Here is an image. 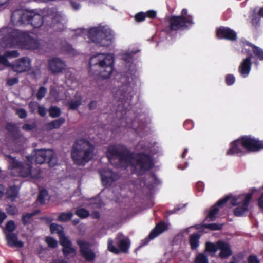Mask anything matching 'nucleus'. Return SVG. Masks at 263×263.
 Returning <instances> with one entry per match:
<instances>
[{
    "instance_id": "nucleus-23",
    "label": "nucleus",
    "mask_w": 263,
    "mask_h": 263,
    "mask_svg": "<svg viewBox=\"0 0 263 263\" xmlns=\"http://www.w3.org/2000/svg\"><path fill=\"white\" fill-rule=\"evenodd\" d=\"M65 122V119L64 117H60L46 123L44 127L46 130L49 131L60 128Z\"/></svg>"
},
{
    "instance_id": "nucleus-22",
    "label": "nucleus",
    "mask_w": 263,
    "mask_h": 263,
    "mask_svg": "<svg viewBox=\"0 0 263 263\" xmlns=\"http://www.w3.org/2000/svg\"><path fill=\"white\" fill-rule=\"evenodd\" d=\"M245 44L246 46L251 48L253 52V58L254 57L256 60L259 61H263L262 49L248 41H246Z\"/></svg>"
},
{
    "instance_id": "nucleus-37",
    "label": "nucleus",
    "mask_w": 263,
    "mask_h": 263,
    "mask_svg": "<svg viewBox=\"0 0 263 263\" xmlns=\"http://www.w3.org/2000/svg\"><path fill=\"white\" fill-rule=\"evenodd\" d=\"M202 227L212 231L220 230L223 227V224L213 223L203 224Z\"/></svg>"
},
{
    "instance_id": "nucleus-61",
    "label": "nucleus",
    "mask_w": 263,
    "mask_h": 263,
    "mask_svg": "<svg viewBox=\"0 0 263 263\" xmlns=\"http://www.w3.org/2000/svg\"><path fill=\"white\" fill-rule=\"evenodd\" d=\"M38 113L41 117H44L46 114L45 108L41 106H39Z\"/></svg>"
},
{
    "instance_id": "nucleus-38",
    "label": "nucleus",
    "mask_w": 263,
    "mask_h": 263,
    "mask_svg": "<svg viewBox=\"0 0 263 263\" xmlns=\"http://www.w3.org/2000/svg\"><path fill=\"white\" fill-rule=\"evenodd\" d=\"M248 208L241 205L236 208L234 210V214L237 217L242 216L243 214L248 211Z\"/></svg>"
},
{
    "instance_id": "nucleus-2",
    "label": "nucleus",
    "mask_w": 263,
    "mask_h": 263,
    "mask_svg": "<svg viewBox=\"0 0 263 263\" xmlns=\"http://www.w3.org/2000/svg\"><path fill=\"white\" fill-rule=\"evenodd\" d=\"M262 150L263 140L250 135H243L230 143L226 155L242 156L245 155L246 152H258Z\"/></svg>"
},
{
    "instance_id": "nucleus-50",
    "label": "nucleus",
    "mask_w": 263,
    "mask_h": 263,
    "mask_svg": "<svg viewBox=\"0 0 263 263\" xmlns=\"http://www.w3.org/2000/svg\"><path fill=\"white\" fill-rule=\"evenodd\" d=\"M47 194V192L45 190L40 191L38 195L37 200L41 203L45 202V196Z\"/></svg>"
},
{
    "instance_id": "nucleus-33",
    "label": "nucleus",
    "mask_w": 263,
    "mask_h": 263,
    "mask_svg": "<svg viewBox=\"0 0 263 263\" xmlns=\"http://www.w3.org/2000/svg\"><path fill=\"white\" fill-rule=\"evenodd\" d=\"M73 216L72 212H62L61 213L57 218V220L62 222H66L70 220Z\"/></svg>"
},
{
    "instance_id": "nucleus-15",
    "label": "nucleus",
    "mask_w": 263,
    "mask_h": 263,
    "mask_svg": "<svg viewBox=\"0 0 263 263\" xmlns=\"http://www.w3.org/2000/svg\"><path fill=\"white\" fill-rule=\"evenodd\" d=\"M65 62L60 58L54 57L48 60V68L52 74L61 73L65 69Z\"/></svg>"
},
{
    "instance_id": "nucleus-42",
    "label": "nucleus",
    "mask_w": 263,
    "mask_h": 263,
    "mask_svg": "<svg viewBox=\"0 0 263 263\" xmlns=\"http://www.w3.org/2000/svg\"><path fill=\"white\" fill-rule=\"evenodd\" d=\"M206 251L209 252L215 253L218 250V245L217 242L216 244H214L212 242H208L206 243L205 246Z\"/></svg>"
},
{
    "instance_id": "nucleus-8",
    "label": "nucleus",
    "mask_w": 263,
    "mask_h": 263,
    "mask_svg": "<svg viewBox=\"0 0 263 263\" xmlns=\"http://www.w3.org/2000/svg\"><path fill=\"white\" fill-rule=\"evenodd\" d=\"M134 84L129 81L128 79L126 83L122 85L117 91L115 98L123 104L126 103L129 104L134 95Z\"/></svg>"
},
{
    "instance_id": "nucleus-44",
    "label": "nucleus",
    "mask_w": 263,
    "mask_h": 263,
    "mask_svg": "<svg viewBox=\"0 0 263 263\" xmlns=\"http://www.w3.org/2000/svg\"><path fill=\"white\" fill-rule=\"evenodd\" d=\"M260 17L256 14H254L251 19V23L252 26L257 29L260 26Z\"/></svg>"
},
{
    "instance_id": "nucleus-32",
    "label": "nucleus",
    "mask_w": 263,
    "mask_h": 263,
    "mask_svg": "<svg viewBox=\"0 0 263 263\" xmlns=\"http://www.w3.org/2000/svg\"><path fill=\"white\" fill-rule=\"evenodd\" d=\"M10 158L9 163L12 169L16 170V172L18 170V169L21 167L22 164L23 163L22 162H20L18 161L15 158L11 156L10 155H8L7 156Z\"/></svg>"
},
{
    "instance_id": "nucleus-28",
    "label": "nucleus",
    "mask_w": 263,
    "mask_h": 263,
    "mask_svg": "<svg viewBox=\"0 0 263 263\" xmlns=\"http://www.w3.org/2000/svg\"><path fill=\"white\" fill-rule=\"evenodd\" d=\"M82 104V97L79 95L76 100L71 99L68 101L67 105L68 109L71 110H77Z\"/></svg>"
},
{
    "instance_id": "nucleus-30",
    "label": "nucleus",
    "mask_w": 263,
    "mask_h": 263,
    "mask_svg": "<svg viewBox=\"0 0 263 263\" xmlns=\"http://www.w3.org/2000/svg\"><path fill=\"white\" fill-rule=\"evenodd\" d=\"M50 230L51 234H57L59 237L64 234L63 227L55 223L50 224Z\"/></svg>"
},
{
    "instance_id": "nucleus-39",
    "label": "nucleus",
    "mask_w": 263,
    "mask_h": 263,
    "mask_svg": "<svg viewBox=\"0 0 263 263\" xmlns=\"http://www.w3.org/2000/svg\"><path fill=\"white\" fill-rule=\"evenodd\" d=\"M59 242L63 248H68L72 245L71 241L65 236V234L59 237Z\"/></svg>"
},
{
    "instance_id": "nucleus-25",
    "label": "nucleus",
    "mask_w": 263,
    "mask_h": 263,
    "mask_svg": "<svg viewBox=\"0 0 263 263\" xmlns=\"http://www.w3.org/2000/svg\"><path fill=\"white\" fill-rule=\"evenodd\" d=\"M19 189L15 185L9 186L5 193L6 198L11 200L12 202L15 201L18 196Z\"/></svg>"
},
{
    "instance_id": "nucleus-55",
    "label": "nucleus",
    "mask_w": 263,
    "mask_h": 263,
    "mask_svg": "<svg viewBox=\"0 0 263 263\" xmlns=\"http://www.w3.org/2000/svg\"><path fill=\"white\" fill-rule=\"evenodd\" d=\"M183 126L187 130L192 129L194 127V122L191 120H186L184 122Z\"/></svg>"
},
{
    "instance_id": "nucleus-9",
    "label": "nucleus",
    "mask_w": 263,
    "mask_h": 263,
    "mask_svg": "<svg viewBox=\"0 0 263 263\" xmlns=\"http://www.w3.org/2000/svg\"><path fill=\"white\" fill-rule=\"evenodd\" d=\"M35 161L37 164L47 163L49 166L53 167L58 163L54 152L51 149H37L35 151Z\"/></svg>"
},
{
    "instance_id": "nucleus-52",
    "label": "nucleus",
    "mask_w": 263,
    "mask_h": 263,
    "mask_svg": "<svg viewBox=\"0 0 263 263\" xmlns=\"http://www.w3.org/2000/svg\"><path fill=\"white\" fill-rule=\"evenodd\" d=\"M252 198V193H248L246 195L242 205L248 208L249 203Z\"/></svg>"
},
{
    "instance_id": "nucleus-12",
    "label": "nucleus",
    "mask_w": 263,
    "mask_h": 263,
    "mask_svg": "<svg viewBox=\"0 0 263 263\" xmlns=\"http://www.w3.org/2000/svg\"><path fill=\"white\" fill-rule=\"evenodd\" d=\"M16 172L18 173V176L22 177H30L33 178H38L41 174L39 170H33L31 164L27 162H23Z\"/></svg>"
},
{
    "instance_id": "nucleus-3",
    "label": "nucleus",
    "mask_w": 263,
    "mask_h": 263,
    "mask_svg": "<svg viewBox=\"0 0 263 263\" xmlns=\"http://www.w3.org/2000/svg\"><path fill=\"white\" fill-rule=\"evenodd\" d=\"M3 41L8 47H18L25 49H37L40 43L36 39L30 36L28 33L12 29L4 37Z\"/></svg>"
},
{
    "instance_id": "nucleus-35",
    "label": "nucleus",
    "mask_w": 263,
    "mask_h": 263,
    "mask_svg": "<svg viewBox=\"0 0 263 263\" xmlns=\"http://www.w3.org/2000/svg\"><path fill=\"white\" fill-rule=\"evenodd\" d=\"M75 214L81 219L88 217L90 214L89 212L84 208H80L75 212Z\"/></svg>"
},
{
    "instance_id": "nucleus-5",
    "label": "nucleus",
    "mask_w": 263,
    "mask_h": 263,
    "mask_svg": "<svg viewBox=\"0 0 263 263\" xmlns=\"http://www.w3.org/2000/svg\"><path fill=\"white\" fill-rule=\"evenodd\" d=\"M114 58L110 54L98 53L92 56L89 62V66L97 67L103 79L110 77L114 70Z\"/></svg>"
},
{
    "instance_id": "nucleus-53",
    "label": "nucleus",
    "mask_w": 263,
    "mask_h": 263,
    "mask_svg": "<svg viewBox=\"0 0 263 263\" xmlns=\"http://www.w3.org/2000/svg\"><path fill=\"white\" fill-rule=\"evenodd\" d=\"M5 55L8 58H15L19 55V53L17 50L7 51Z\"/></svg>"
},
{
    "instance_id": "nucleus-20",
    "label": "nucleus",
    "mask_w": 263,
    "mask_h": 263,
    "mask_svg": "<svg viewBox=\"0 0 263 263\" xmlns=\"http://www.w3.org/2000/svg\"><path fill=\"white\" fill-rule=\"evenodd\" d=\"M7 245L10 247L21 248L24 247L23 241L18 240L17 234L15 233H5Z\"/></svg>"
},
{
    "instance_id": "nucleus-46",
    "label": "nucleus",
    "mask_w": 263,
    "mask_h": 263,
    "mask_svg": "<svg viewBox=\"0 0 263 263\" xmlns=\"http://www.w3.org/2000/svg\"><path fill=\"white\" fill-rule=\"evenodd\" d=\"M47 89L43 86L40 87L37 91L36 93V98L38 100H41L46 95L47 93Z\"/></svg>"
},
{
    "instance_id": "nucleus-26",
    "label": "nucleus",
    "mask_w": 263,
    "mask_h": 263,
    "mask_svg": "<svg viewBox=\"0 0 263 263\" xmlns=\"http://www.w3.org/2000/svg\"><path fill=\"white\" fill-rule=\"evenodd\" d=\"M39 213V210H35L32 213H25L22 216V222L24 226L30 224L32 221V217Z\"/></svg>"
},
{
    "instance_id": "nucleus-21",
    "label": "nucleus",
    "mask_w": 263,
    "mask_h": 263,
    "mask_svg": "<svg viewBox=\"0 0 263 263\" xmlns=\"http://www.w3.org/2000/svg\"><path fill=\"white\" fill-rule=\"evenodd\" d=\"M252 64L250 57H246L241 62L238 68V71L242 77H246L248 76L251 69Z\"/></svg>"
},
{
    "instance_id": "nucleus-19",
    "label": "nucleus",
    "mask_w": 263,
    "mask_h": 263,
    "mask_svg": "<svg viewBox=\"0 0 263 263\" xmlns=\"http://www.w3.org/2000/svg\"><path fill=\"white\" fill-rule=\"evenodd\" d=\"M218 249L220 251L219 256L220 258L226 259L232 255V251L230 244L221 240L217 241Z\"/></svg>"
},
{
    "instance_id": "nucleus-34",
    "label": "nucleus",
    "mask_w": 263,
    "mask_h": 263,
    "mask_svg": "<svg viewBox=\"0 0 263 263\" xmlns=\"http://www.w3.org/2000/svg\"><path fill=\"white\" fill-rule=\"evenodd\" d=\"M62 251L64 256L66 258H68L69 256L71 254H73L72 257L74 256L76 254V250L72 246L68 247V248H63Z\"/></svg>"
},
{
    "instance_id": "nucleus-54",
    "label": "nucleus",
    "mask_w": 263,
    "mask_h": 263,
    "mask_svg": "<svg viewBox=\"0 0 263 263\" xmlns=\"http://www.w3.org/2000/svg\"><path fill=\"white\" fill-rule=\"evenodd\" d=\"M248 263H260V260L255 255H250L247 258Z\"/></svg>"
},
{
    "instance_id": "nucleus-24",
    "label": "nucleus",
    "mask_w": 263,
    "mask_h": 263,
    "mask_svg": "<svg viewBox=\"0 0 263 263\" xmlns=\"http://www.w3.org/2000/svg\"><path fill=\"white\" fill-rule=\"evenodd\" d=\"M43 17L38 14L32 11L31 17H30L29 24L34 28H40L43 24Z\"/></svg>"
},
{
    "instance_id": "nucleus-64",
    "label": "nucleus",
    "mask_w": 263,
    "mask_h": 263,
    "mask_svg": "<svg viewBox=\"0 0 263 263\" xmlns=\"http://www.w3.org/2000/svg\"><path fill=\"white\" fill-rule=\"evenodd\" d=\"M258 206L263 209V193L261 194L260 197L258 198Z\"/></svg>"
},
{
    "instance_id": "nucleus-6",
    "label": "nucleus",
    "mask_w": 263,
    "mask_h": 263,
    "mask_svg": "<svg viewBox=\"0 0 263 263\" xmlns=\"http://www.w3.org/2000/svg\"><path fill=\"white\" fill-rule=\"evenodd\" d=\"M87 35L90 42L102 47L109 46L115 39L112 31L104 28H92L89 30Z\"/></svg>"
},
{
    "instance_id": "nucleus-36",
    "label": "nucleus",
    "mask_w": 263,
    "mask_h": 263,
    "mask_svg": "<svg viewBox=\"0 0 263 263\" xmlns=\"http://www.w3.org/2000/svg\"><path fill=\"white\" fill-rule=\"evenodd\" d=\"M16 228V227L14 221L12 220H9L6 224L4 233H13Z\"/></svg>"
},
{
    "instance_id": "nucleus-17",
    "label": "nucleus",
    "mask_w": 263,
    "mask_h": 263,
    "mask_svg": "<svg viewBox=\"0 0 263 263\" xmlns=\"http://www.w3.org/2000/svg\"><path fill=\"white\" fill-rule=\"evenodd\" d=\"M231 198V196L227 195L218 201L214 205L210 208L207 215V218L209 219L210 221H213L216 220V215L219 211V207L223 206Z\"/></svg>"
},
{
    "instance_id": "nucleus-63",
    "label": "nucleus",
    "mask_w": 263,
    "mask_h": 263,
    "mask_svg": "<svg viewBox=\"0 0 263 263\" xmlns=\"http://www.w3.org/2000/svg\"><path fill=\"white\" fill-rule=\"evenodd\" d=\"M97 102L96 101H91L88 104V106L89 110L95 109L97 107Z\"/></svg>"
},
{
    "instance_id": "nucleus-45",
    "label": "nucleus",
    "mask_w": 263,
    "mask_h": 263,
    "mask_svg": "<svg viewBox=\"0 0 263 263\" xmlns=\"http://www.w3.org/2000/svg\"><path fill=\"white\" fill-rule=\"evenodd\" d=\"M235 78L232 74H228L225 77V82L228 86H231L235 82Z\"/></svg>"
},
{
    "instance_id": "nucleus-31",
    "label": "nucleus",
    "mask_w": 263,
    "mask_h": 263,
    "mask_svg": "<svg viewBox=\"0 0 263 263\" xmlns=\"http://www.w3.org/2000/svg\"><path fill=\"white\" fill-rule=\"evenodd\" d=\"M32 11H27L22 10L21 25L29 24L31 17Z\"/></svg>"
},
{
    "instance_id": "nucleus-48",
    "label": "nucleus",
    "mask_w": 263,
    "mask_h": 263,
    "mask_svg": "<svg viewBox=\"0 0 263 263\" xmlns=\"http://www.w3.org/2000/svg\"><path fill=\"white\" fill-rule=\"evenodd\" d=\"M16 114L20 119L25 118L27 116V113L24 108H17L16 109Z\"/></svg>"
},
{
    "instance_id": "nucleus-18",
    "label": "nucleus",
    "mask_w": 263,
    "mask_h": 263,
    "mask_svg": "<svg viewBox=\"0 0 263 263\" xmlns=\"http://www.w3.org/2000/svg\"><path fill=\"white\" fill-rule=\"evenodd\" d=\"M167 227L165 223L163 221H160L158 223H157L155 227L151 231L149 234L148 236V238L145 239L143 242L141 246H144L147 245L149 240L153 239L161 233L163 232L165 230H166Z\"/></svg>"
},
{
    "instance_id": "nucleus-13",
    "label": "nucleus",
    "mask_w": 263,
    "mask_h": 263,
    "mask_svg": "<svg viewBox=\"0 0 263 263\" xmlns=\"http://www.w3.org/2000/svg\"><path fill=\"white\" fill-rule=\"evenodd\" d=\"M216 35L218 39H225L230 41L237 40L236 32L229 27L220 26L216 29Z\"/></svg>"
},
{
    "instance_id": "nucleus-16",
    "label": "nucleus",
    "mask_w": 263,
    "mask_h": 263,
    "mask_svg": "<svg viewBox=\"0 0 263 263\" xmlns=\"http://www.w3.org/2000/svg\"><path fill=\"white\" fill-rule=\"evenodd\" d=\"M100 176L102 184L105 186L111 185L118 179V174L109 169L102 170Z\"/></svg>"
},
{
    "instance_id": "nucleus-49",
    "label": "nucleus",
    "mask_w": 263,
    "mask_h": 263,
    "mask_svg": "<svg viewBox=\"0 0 263 263\" xmlns=\"http://www.w3.org/2000/svg\"><path fill=\"white\" fill-rule=\"evenodd\" d=\"M36 127V125L35 123H33L31 124L25 123L22 126V128L23 130H24L25 131L29 132V131H31L32 130L34 129H35Z\"/></svg>"
},
{
    "instance_id": "nucleus-51",
    "label": "nucleus",
    "mask_w": 263,
    "mask_h": 263,
    "mask_svg": "<svg viewBox=\"0 0 263 263\" xmlns=\"http://www.w3.org/2000/svg\"><path fill=\"white\" fill-rule=\"evenodd\" d=\"M145 14L142 12L137 13L135 16V20L137 22H142L145 19Z\"/></svg>"
},
{
    "instance_id": "nucleus-60",
    "label": "nucleus",
    "mask_w": 263,
    "mask_h": 263,
    "mask_svg": "<svg viewBox=\"0 0 263 263\" xmlns=\"http://www.w3.org/2000/svg\"><path fill=\"white\" fill-rule=\"evenodd\" d=\"M145 14L146 17L150 18H154L156 17V12L154 10H148Z\"/></svg>"
},
{
    "instance_id": "nucleus-56",
    "label": "nucleus",
    "mask_w": 263,
    "mask_h": 263,
    "mask_svg": "<svg viewBox=\"0 0 263 263\" xmlns=\"http://www.w3.org/2000/svg\"><path fill=\"white\" fill-rule=\"evenodd\" d=\"M18 82V79L17 77L9 78L7 80V84L12 86Z\"/></svg>"
},
{
    "instance_id": "nucleus-58",
    "label": "nucleus",
    "mask_w": 263,
    "mask_h": 263,
    "mask_svg": "<svg viewBox=\"0 0 263 263\" xmlns=\"http://www.w3.org/2000/svg\"><path fill=\"white\" fill-rule=\"evenodd\" d=\"M179 16H182V17H183L184 18H190V17H191L192 18V20L194 21L193 17L191 15L187 14V10L185 8L181 10L180 15H179Z\"/></svg>"
},
{
    "instance_id": "nucleus-40",
    "label": "nucleus",
    "mask_w": 263,
    "mask_h": 263,
    "mask_svg": "<svg viewBox=\"0 0 263 263\" xmlns=\"http://www.w3.org/2000/svg\"><path fill=\"white\" fill-rule=\"evenodd\" d=\"M49 112L51 117L57 118L60 116L61 111L60 108L57 106H51L49 108Z\"/></svg>"
},
{
    "instance_id": "nucleus-59",
    "label": "nucleus",
    "mask_w": 263,
    "mask_h": 263,
    "mask_svg": "<svg viewBox=\"0 0 263 263\" xmlns=\"http://www.w3.org/2000/svg\"><path fill=\"white\" fill-rule=\"evenodd\" d=\"M6 127V129L9 132H14L17 128L16 125L15 124L11 123H7Z\"/></svg>"
},
{
    "instance_id": "nucleus-41",
    "label": "nucleus",
    "mask_w": 263,
    "mask_h": 263,
    "mask_svg": "<svg viewBox=\"0 0 263 263\" xmlns=\"http://www.w3.org/2000/svg\"><path fill=\"white\" fill-rule=\"evenodd\" d=\"M6 211L8 215L12 216L17 215L18 213L17 207L13 204L8 205L6 208Z\"/></svg>"
},
{
    "instance_id": "nucleus-14",
    "label": "nucleus",
    "mask_w": 263,
    "mask_h": 263,
    "mask_svg": "<svg viewBox=\"0 0 263 263\" xmlns=\"http://www.w3.org/2000/svg\"><path fill=\"white\" fill-rule=\"evenodd\" d=\"M119 248H116L114 245L112 240H109L108 241V250L115 254H118L120 252L127 253L130 247V241L129 239H120L118 243Z\"/></svg>"
},
{
    "instance_id": "nucleus-10",
    "label": "nucleus",
    "mask_w": 263,
    "mask_h": 263,
    "mask_svg": "<svg viewBox=\"0 0 263 263\" xmlns=\"http://www.w3.org/2000/svg\"><path fill=\"white\" fill-rule=\"evenodd\" d=\"M76 243L79 247V251L82 257L86 261L92 262L95 260L96 253L91 248L92 245L89 242L82 239H77Z\"/></svg>"
},
{
    "instance_id": "nucleus-27",
    "label": "nucleus",
    "mask_w": 263,
    "mask_h": 263,
    "mask_svg": "<svg viewBox=\"0 0 263 263\" xmlns=\"http://www.w3.org/2000/svg\"><path fill=\"white\" fill-rule=\"evenodd\" d=\"M201 235L198 233H194L190 235L189 243L192 250H196L199 246V239Z\"/></svg>"
},
{
    "instance_id": "nucleus-62",
    "label": "nucleus",
    "mask_w": 263,
    "mask_h": 263,
    "mask_svg": "<svg viewBox=\"0 0 263 263\" xmlns=\"http://www.w3.org/2000/svg\"><path fill=\"white\" fill-rule=\"evenodd\" d=\"M70 5L74 10H78L80 7V5L79 3L74 2V1H70Z\"/></svg>"
},
{
    "instance_id": "nucleus-43",
    "label": "nucleus",
    "mask_w": 263,
    "mask_h": 263,
    "mask_svg": "<svg viewBox=\"0 0 263 263\" xmlns=\"http://www.w3.org/2000/svg\"><path fill=\"white\" fill-rule=\"evenodd\" d=\"M208 258L203 253H199L196 257L195 263H208Z\"/></svg>"
},
{
    "instance_id": "nucleus-4",
    "label": "nucleus",
    "mask_w": 263,
    "mask_h": 263,
    "mask_svg": "<svg viewBox=\"0 0 263 263\" xmlns=\"http://www.w3.org/2000/svg\"><path fill=\"white\" fill-rule=\"evenodd\" d=\"M95 147L89 141L81 139L76 142L71 149V158L74 163L84 166L92 159Z\"/></svg>"
},
{
    "instance_id": "nucleus-57",
    "label": "nucleus",
    "mask_w": 263,
    "mask_h": 263,
    "mask_svg": "<svg viewBox=\"0 0 263 263\" xmlns=\"http://www.w3.org/2000/svg\"><path fill=\"white\" fill-rule=\"evenodd\" d=\"M245 42H244L243 44H245ZM246 46L245 45L244 48L242 50V52L248 55L247 57H250V60H251L253 58L252 50H250L249 48H246Z\"/></svg>"
},
{
    "instance_id": "nucleus-11",
    "label": "nucleus",
    "mask_w": 263,
    "mask_h": 263,
    "mask_svg": "<svg viewBox=\"0 0 263 263\" xmlns=\"http://www.w3.org/2000/svg\"><path fill=\"white\" fill-rule=\"evenodd\" d=\"M9 66L17 73L27 72L31 68V60L28 57H23L16 60L13 63L10 64Z\"/></svg>"
},
{
    "instance_id": "nucleus-29",
    "label": "nucleus",
    "mask_w": 263,
    "mask_h": 263,
    "mask_svg": "<svg viewBox=\"0 0 263 263\" xmlns=\"http://www.w3.org/2000/svg\"><path fill=\"white\" fill-rule=\"evenodd\" d=\"M22 9H17L12 12L11 16V22L14 25H21Z\"/></svg>"
},
{
    "instance_id": "nucleus-7",
    "label": "nucleus",
    "mask_w": 263,
    "mask_h": 263,
    "mask_svg": "<svg viewBox=\"0 0 263 263\" xmlns=\"http://www.w3.org/2000/svg\"><path fill=\"white\" fill-rule=\"evenodd\" d=\"M168 28L170 31H183L189 30L194 24L191 17L184 18L182 16L171 15L168 18Z\"/></svg>"
},
{
    "instance_id": "nucleus-47",
    "label": "nucleus",
    "mask_w": 263,
    "mask_h": 263,
    "mask_svg": "<svg viewBox=\"0 0 263 263\" xmlns=\"http://www.w3.org/2000/svg\"><path fill=\"white\" fill-rule=\"evenodd\" d=\"M46 242L49 247L55 248L58 246V242L55 239L51 237H48L46 239Z\"/></svg>"
},
{
    "instance_id": "nucleus-1",
    "label": "nucleus",
    "mask_w": 263,
    "mask_h": 263,
    "mask_svg": "<svg viewBox=\"0 0 263 263\" xmlns=\"http://www.w3.org/2000/svg\"><path fill=\"white\" fill-rule=\"evenodd\" d=\"M154 143L140 141L137 145V149L139 152L134 155L124 144L109 145L107 148L106 157L109 162L118 158L121 163L127 164L130 162L133 173L138 176H142L154 166Z\"/></svg>"
}]
</instances>
